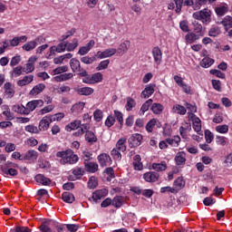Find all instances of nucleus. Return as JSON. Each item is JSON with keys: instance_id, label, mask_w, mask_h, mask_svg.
Wrapping results in <instances>:
<instances>
[{"instance_id": "f257e3e1", "label": "nucleus", "mask_w": 232, "mask_h": 232, "mask_svg": "<svg viewBox=\"0 0 232 232\" xmlns=\"http://www.w3.org/2000/svg\"><path fill=\"white\" fill-rule=\"evenodd\" d=\"M56 157L58 159H62V164H77V162H79V156L74 154V152L71 149L58 151L56 153Z\"/></svg>"}, {"instance_id": "f03ea898", "label": "nucleus", "mask_w": 232, "mask_h": 232, "mask_svg": "<svg viewBox=\"0 0 232 232\" xmlns=\"http://www.w3.org/2000/svg\"><path fill=\"white\" fill-rule=\"evenodd\" d=\"M15 168H19V165L17 163L7 161L5 165L1 166V171L4 173V175H10V177H17L19 175V171H17Z\"/></svg>"}, {"instance_id": "7ed1b4c3", "label": "nucleus", "mask_w": 232, "mask_h": 232, "mask_svg": "<svg viewBox=\"0 0 232 232\" xmlns=\"http://www.w3.org/2000/svg\"><path fill=\"white\" fill-rule=\"evenodd\" d=\"M192 17L198 21H202L203 24H209V23H211V11L208 9H204L194 13Z\"/></svg>"}, {"instance_id": "20e7f679", "label": "nucleus", "mask_w": 232, "mask_h": 232, "mask_svg": "<svg viewBox=\"0 0 232 232\" xmlns=\"http://www.w3.org/2000/svg\"><path fill=\"white\" fill-rule=\"evenodd\" d=\"M129 146L130 148H139L142 142V134L140 133H134L132 134L129 140Z\"/></svg>"}, {"instance_id": "39448f33", "label": "nucleus", "mask_w": 232, "mask_h": 232, "mask_svg": "<svg viewBox=\"0 0 232 232\" xmlns=\"http://www.w3.org/2000/svg\"><path fill=\"white\" fill-rule=\"evenodd\" d=\"M44 106V102L43 100H33L26 103L27 114L30 115L36 108H42Z\"/></svg>"}, {"instance_id": "423d86ee", "label": "nucleus", "mask_w": 232, "mask_h": 232, "mask_svg": "<svg viewBox=\"0 0 232 232\" xmlns=\"http://www.w3.org/2000/svg\"><path fill=\"white\" fill-rule=\"evenodd\" d=\"M4 90V97L5 99H12L14 95H15V89H14V85L10 82H6L3 87Z\"/></svg>"}, {"instance_id": "0eeeda50", "label": "nucleus", "mask_w": 232, "mask_h": 232, "mask_svg": "<svg viewBox=\"0 0 232 232\" xmlns=\"http://www.w3.org/2000/svg\"><path fill=\"white\" fill-rule=\"evenodd\" d=\"M53 121V119L52 118V116L50 115L44 116L39 122V127H38L39 131H46V130L50 128V124H52Z\"/></svg>"}, {"instance_id": "6e6552de", "label": "nucleus", "mask_w": 232, "mask_h": 232, "mask_svg": "<svg viewBox=\"0 0 232 232\" xmlns=\"http://www.w3.org/2000/svg\"><path fill=\"white\" fill-rule=\"evenodd\" d=\"M157 85L155 83H150L145 86V89L141 92L140 97L141 99H150L153 93H155V87Z\"/></svg>"}, {"instance_id": "1a4fd4ad", "label": "nucleus", "mask_w": 232, "mask_h": 232, "mask_svg": "<svg viewBox=\"0 0 232 232\" xmlns=\"http://www.w3.org/2000/svg\"><path fill=\"white\" fill-rule=\"evenodd\" d=\"M174 3L176 5V14L182 12V5L183 6H193V5H195L193 0H174Z\"/></svg>"}, {"instance_id": "9d476101", "label": "nucleus", "mask_w": 232, "mask_h": 232, "mask_svg": "<svg viewBox=\"0 0 232 232\" xmlns=\"http://www.w3.org/2000/svg\"><path fill=\"white\" fill-rule=\"evenodd\" d=\"M115 53H117V49L109 48L103 52L98 51L96 55H97L98 59H106L108 57H113V55H115Z\"/></svg>"}, {"instance_id": "9b49d317", "label": "nucleus", "mask_w": 232, "mask_h": 232, "mask_svg": "<svg viewBox=\"0 0 232 232\" xmlns=\"http://www.w3.org/2000/svg\"><path fill=\"white\" fill-rule=\"evenodd\" d=\"M98 162L102 168L111 166V157L106 153L100 154L98 156Z\"/></svg>"}, {"instance_id": "f8f14e48", "label": "nucleus", "mask_w": 232, "mask_h": 232, "mask_svg": "<svg viewBox=\"0 0 232 232\" xmlns=\"http://www.w3.org/2000/svg\"><path fill=\"white\" fill-rule=\"evenodd\" d=\"M70 67L73 73H81L82 70H85L81 68V62L77 58H72L70 60Z\"/></svg>"}, {"instance_id": "ddd939ff", "label": "nucleus", "mask_w": 232, "mask_h": 232, "mask_svg": "<svg viewBox=\"0 0 232 232\" xmlns=\"http://www.w3.org/2000/svg\"><path fill=\"white\" fill-rule=\"evenodd\" d=\"M152 57L156 64H160L162 63V50L160 47L155 46L152 48Z\"/></svg>"}, {"instance_id": "4468645a", "label": "nucleus", "mask_w": 232, "mask_h": 232, "mask_svg": "<svg viewBox=\"0 0 232 232\" xmlns=\"http://www.w3.org/2000/svg\"><path fill=\"white\" fill-rule=\"evenodd\" d=\"M108 195V190L106 188L96 190L92 193V198L93 202H99V200H102V198H104Z\"/></svg>"}, {"instance_id": "2eb2a0df", "label": "nucleus", "mask_w": 232, "mask_h": 232, "mask_svg": "<svg viewBox=\"0 0 232 232\" xmlns=\"http://www.w3.org/2000/svg\"><path fill=\"white\" fill-rule=\"evenodd\" d=\"M86 106V103L84 102H80L72 105L71 108V113L72 115H79L80 113H82V110H84V107Z\"/></svg>"}, {"instance_id": "dca6fc26", "label": "nucleus", "mask_w": 232, "mask_h": 232, "mask_svg": "<svg viewBox=\"0 0 232 232\" xmlns=\"http://www.w3.org/2000/svg\"><path fill=\"white\" fill-rule=\"evenodd\" d=\"M74 92H76L78 95H83L85 97H88L90 95H92L95 90H93V88L92 87H82V88L76 87L74 88Z\"/></svg>"}, {"instance_id": "f3484780", "label": "nucleus", "mask_w": 232, "mask_h": 232, "mask_svg": "<svg viewBox=\"0 0 232 232\" xmlns=\"http://www.w3.org/2000/svg\"><path fill=\"white\" fill-rule=\"evenodd\" d=\"M34 180L37 184H41L42 186H50L52 184V179L45 177L44 174H37L34 177Z\"/></svg>"}, {"instance_id": "a211bd4d", "label": "nucleus", "mask_w": 232, "mask_h": 232, "mask_svg": "<svg viewBox=\"0 0 232 232\" xmlns=\"http://www.w3.org/2000/svg\"><path fill=\"white\" fill-rule=\"evenodd\" d=\"M159 177V173L155 171H149L143 174V179L146 182H157Z\"/></svg>"}, {"instance_id": "6ab92c4d", "label": "nucleus", "mask_w": 232, "mask_h": 232, "mask_svg": "<svg viewBox=\"0 0 232 232\" xmlns=\"http://www.w3.org/2000/svg\"><path fill=\"white\" fill-rule=\"evenodd\" d=\"M83 166L88 173H97L99 171V164L97 162L88 161L83 163Z\"/></svg>"}, {"instance_id": "aec40b11", "label": "nucleus", "mask_w": 232, "mask_h": 232, "mask_svg": "<svg viewBox=\"0 0 232 232\" xmlns=\"http://www.w3.org/2000/svg\"><path fill=\"white\" fill-rule=\"evenodd\" d=\"M140 160H142L140 155L137 154L133 157L132 166L136 171H142V169H144V165Z\"/></svg>"}, {"instance_id": "412c9836", "label": "nucleus", "mask_w": 232, "mask_h": 232, "mask_svg": "<svg viewBox=\"0 0 232 232\" xmlns=\"http://www.w3.org/2000/svg\"><path fill=\"white\" fill-rule=\"evenodd\" d=\"M37 61V58L35 57H30L28 60V63L25 64V67H24V73H32L34 70H35V66L34 63Z\"/></svg>"}, {"instance_id": "4be33fe9", "label": "nucleus", "mask_w": 232, "mask_h": 232, "mask_svg": "<svg viewBox=\"0 0 232 232\" xmlns=\"http://www.w3.org/2000/svg\"><path fill=\"white\" fill-rule=\"evenodd\" d=\"M38 157H39V154L37 153L36 150H30L24 155L23 159L24 160H31V162H35Z\"/></svg>"}, {"instance_id": "5701e85b", "label": "nucleus", "mask_w": 232, "mask_h": 232, "mask_svg": "<svg viewBox=\"0 0 232 232\" xmlns=\"http://www.w3.org/2000/svg\"><path fill=\"white\" fill-rule=\"evenodd\" d=\"M85 173L86 171L84 170V169L81 167H76L74 169H72V175L74 177L72 180H81V179L84 177Z\"/></svg>"}, {"instance_id": "b1692460", "label": "nucleus", "mask_w": 232, "mask_h": 232, "mask_svg": "<svg viewBox=\"0 0 232 232\" xmlns=\"http://www.w3.org/2000/svg\"><path fill=\"white\" fill-rule=\"evenodd\" d=\"M175 162L177 166H184V164H186V152H178L175 156Z\"/></svg>"}, {"instance_id": "393cba45", "label": "nucleus", "mask_w": 232, "mask_h": 232, "mask_svg": "<svg viewBox=\"0 0 232 232\" xmlns=\"http://www.w3.org/2000/svg\"><path fill=\"white\" fill-rule=\"evenodd\" d=\"M31 82H34V75L24 76L22 80L17 81V86L23 88V86H28Z\"/></svg>"}, {"instance_id": "a878e982", "label": "nucleus", "mask_w": 232, "mask_h": 232, "mask_svg": "<svg viewBox=\"0 0 232 232\" xmlns=\"http://www.w3.org/2000/svg\"><path fill=\"white\" fill-rule=\"evenodd\" d=\"M200 37V34H198L196 33H188L185 35V41L186 43H188V44H193V43L198 41Z\"/></svg>"}, {"instance_id": "bb28decb", "label": "nucleus", "mask_w": 232, "mask_h": 232, "mask_svg": "<svg viewBox=\"0 0 232 232\" xmlns=\"http://www.w3.org/2000/svg\"><path fill=\"white\" fill-rule=\"evenodd\" d=\"M78 75L80 77H83L82 78V82L84 84H93L92 75L88 74V72L86 70H82V72H79Z\"/></svg>"}, {"instance_id": "cd10ccee", "label": "nucleus", "mask_w": 232, "mask_h": 232, "mask_svg": "<svg viewBox=\"0 0 232 232\" xmlns=\"http://www.w3.org/2000/svg\"><path fill=\"white\" fill-rule=\"evenodd\" d=\"M45 88L46 85H44V83H38L30 91L29 95H33L34 97H35V95H39V93L44 92Z\"/></svg>"}, {"instance_id": "c85d7f7f", "label": "nucleus", "mask_w": 232, "mask_h": 232, "mask_svg": "<svg viewBox=\"0 0 232 232\" xmlns=\"http://www.w3.org/2000/svg\"><path fill=\"white\" fill-rule=\"evenodd\" d=\"M63 53V52H66V44L60 43L57 46L53 45L50 47V53Z\"/></svg>"}, {"instance_id": "c756f323", "label": "nucleus", "mask_w": 232, "mask_h": 232, "mask_svg": "<svg viewBox=\"0 0 232 232\" xmlns=\"http://www.w3.org/2000/svg\"><path fill=\"white\" fill-rule=\"evenodd\" d=\"M37 41H39V38L26 43L22 46V49L24 50V52H32V50H35V48H37Z\"/></svg>"}, {"instance_id": "7c9ffc66", "label": "nucleus", "mask_w": 232, "mask_h": 232, "mask_svg": "<svg viewBox=\"0 0 232 232\" xmlns=\"http://www.w3.org/2000/svg\"><path fill=\"white\" fill-rule=\"evenodd\" d=\"M26 41H28V36L26 35L16 36L10 41V45L13 47L19 46V43H26Z\"/></svg>"}, {"instance_id": "2f4dec72", "label": "nucleus", "mask_w": 232, "mask_h": 232, "mask_svg": "<svg viewBox=\"0 0 232 232\" xmlns=\"http://www.w3.org/2000/svg\"><path fill=\"white\" fill-rule=\"evenodd\" d=\"M129 48H130V41H125L119 45L118 49H116L117 50L116 53H118V55H124V53L128 52Z\"/></svg>"}, {"instance_id": "473e14b6", "label": "nucleus", "mask_w": 232, "mask_h": 232, "mask_svg": "<svg viewBox=\"0 0 232 232\" xmlns=\"http://www.w3.org/2000/svg\"><path fill=\"white\" fill-rule=\"evenodd\" d=\"M85 140L89 143V144H95V142H97V140H99L97 139V136L95 135V133L92 130H87L85 131Z\"/></svg>"}, {"instance_id": "72a5a7b5", "label": "nucleus", "mask_w": 232, "mask_h": 232, "mask_svg": "<svg viewBox=\"0 0 232 232\" xmlns=\"http://www.w3.org/2000/svg\"><path fill=\"white\" fill-rule=\"evenodd\" d=\"M62 200L66 204H73L75 202V196L71 192H63L62 194Z\"/></svg>"}, {"instance_id": "f704fd0d", "label": "nucleus", "mask_w": 232, "mask_h": 232, "mask_svg": "<svg viewBox=\"0 0 232 232\" xmlns=\"http://www.w3.org/2000/svg\"><path fill=\"white\" fill-rule=\"evenodd\" d=\"M70 79H73V73L68 72V73H63L58 76L54 77V81L56 82H63L64 81H70Z\"/></svg>"}, {"instance_id": "c9c22d12", "label": "nucleus", "mask_w": 232, "mask_h": 232, "mask_svg": "<svg viewBox=\"0 0 232 232\" xmlns=\"http://www.w3.org/2000/svg\"><path fill=\"white\" fill-rule=\"evenodd\" d=\"M172 111L178 115H186V113H188V109L180 104H175L172 108Z\"/></svg>"}, {"instance_id": "e433bc0d", "label": "nucleus", "mask_w": 232, "mask_h": 232, "mask_svg": "<svg viewBox=\"0 0 232 232\" xmlns=\"http://www.w3.org/2000/svg\"><path fill=\"white\" fill-rule=\"evenodd\" d=\"M150 110L154 115H160L164 111V105L160 103H152Z\"/></svg>"}, {"instance_id": "4c0bfd02", "label": "nucleus", "mask_w": 232, "mask_h": 232, "mask_svg": "<svg viewBox=\"0 0 232 232\" xmlns=\"http://www.w3.org/2000/svg\"><path fill=\"white\" fill-rule=\"evenodd\" d=\"M114 149L121 151V153H124V151H126V150H127V147H126V138H121L117 141L116 147Z\"/></svg>"}, {"instance_id": "58836bf2", "label": "nucleus", "mask_w": 232, "mask_h": 232, "mask_svg": "<svg viewBox=\"0 0 232 232\" xmlns=\"http://www.w3.org/2000/svg\"><path fill=\"white\" fill-rule=\"evenodd\" d=\"M82 124H81V121L76 120L71 123H69L68 125L65 126V130L66 131H72L73 130H79V128H81Z\"/></svg>"}, {"instance_id": "ea45409f", "label": "nucleus", "mask_w": 232, "mask_h": 232, "mask_svg": "<svg viewBox=\"0 0 232 232\" xmlns=\"http://www.w3.org/2000/svg\"><path fill=\"white\" fill-rule=\"evenodd\" d=\"M112 206L119 209L122 208V204H124V199L121 196H116L111 199Z\"/></svg>"}, {"instance_id": "a19ab883", "label": "nucleus", "mask_w": 232, "mask_h": 232, "mask_svg": "<svg viewBox=\"0 0 232 232\" xmlns=\"http://www.w3.org/2000/svg\"><path fill=\"white\" fill-rule=\"evenodd\" d=\"M13 110L15 113H20V115H28V111L23 104L14 105Z\"/></svg>"}, {"instance_id": "79ce46f5", "label": "nucleus", "mask_w": 232, "mask_h": 232, "mask_svg": "<svg viewBox=\"0 0 232 232\" xmlns=\"http://www.w3.org/2000/svg\"><path fill=\"white\" fill-rule=\"evenodd\" d=\"M167 144H169V146H174L175 148L179 147V144H180V136H173V138H167L166 139Z\"/></svg>"}, {"instance_id": "37998d69", "label": "nucleus", "mask_w": 232, "mask_h": 232, "mask_svg": "<svg viewBox=\"0 0 232 232\" xmlns=\"http://www.w3.org/2000/svg\"><path fill=\"white\" fill-rule=\"evenodd\" d=\"M51 221H53V220L48 219L47 221H44V223H42V225L40 226V231L41 232H53L52 230V227H50V226H53V224L50 223Z\"/></svg>"}, {"instance_id": "c03bdc74", "label": "nucleus", "mask_w": 232, "mask_h": 232, "mask_svg": "<svg viewBox=\"0 0 232 232\" xmlns=\"http://www.w3.org/2000/svg\"><path fill=\"white\" fill-rule=\"evenodd\" d=\"M192 128L194 131L198 133L200 135V131H202V121H200L199 118H196L192 123Z\"/></svg>"}, {"instance_id": "a18cd8bd", "label": "nucleus", "mask_w": 232, "mask_h": 232, "mask_svg": "<svg viewBox=\"0 0 232 232\" xmlns=\"http://www.w3.org/2000/svg\"><path fill=\"white\" fill-rule=\"evenodd\" d=\"M213 64H215V60H213L209 57H205L200 62V66L202 68H209L210 66H213Z\"/></svg>"}, {"instance_id": "49530a36", "label": "nucleus", "mask_w": 232, "mask_h": 232, "mask_svg": "<svg viewBox=\"0 0 232 232\" xmlns=\"http://www.w3.org/2000/svg\"><path fill=\"white\" fill-rule=\"evenodd\" d=\"M153 104V100L152 99H149L147 100L140 107V115H144L146 113V111H148V110H150V106H151Z\"/></svg>"}, {"instance_id": "de8ad7c7", "label": "nucleus", "mask_w": 232, "mask_h": 232, "mask_svg": "<svg viewBox=\"0 0 232 232\" xmlns=\"http://www.w3.org/2000/svg\"><path fill=\"white\" fill-rule=\"evenodd\" d=\"M135 106H137V102H135V99H133L131 97H128L127 103L125 105L126 111H131V110H133V108H135Z\"/></svg>"}, {"instance_id": "09e8293b", "label": "nucleus", "mask_w": 232, "mask_h": 232, "mask_svg": "<svg viewBox=\"0 0 232 232\" xmlns=\"http://www.w3.org/2000/svg\"><path fill=\"white\" fill-rule=\"evenodd\" d=\"M152 169L155 171H166V169H168V165L165 163V161L161 163H153Z\"/></svg>"}, {"instance_id": "8fccbe9b", "label": "nucleus", "mask_w": 232, "mask_h": 232, "mask_svg": "<svg viewBox=\"0 0 232 232\" xmlns=\"http://www.w3.org/2000/svg\"><path fill=\"white\" fill-rule=\"evenodd\" d=\"M66 44V51L67 52H73L77 46H79V40L74 38L72 43H65Z\"/></svg>"}, {"instance_id": "3c124183", "label": "nucleus", "mask_w": 232, "mask_h": 232, "mask_svg": "<svg viewBox=\"0 0 232 232\" xmlns=\"http://www.w3.org/2000/svg\"><path fill=\"white\" fill-rule=\"evenodd\" d=\"M4 110L5 111H4L2 113L5 117V121H14V113L10 111V107H8V105H4Z\"/></svg>"}, {"instance_id": "603ef678", "label": "nucleus", "mask_w": 232, "mask_h": 232, "mask_svg": "<svg viewBox=\"0 0 232 232\" xmlns=\"http://www.w3.org/2000/svg\"><path fill=\"white\" fill-rule=\"evenodd\" d=\"M221 24L227 30V28H232V16L227 15L221 21Z\"/></svg>"}, {"instance_id": "864d4df0", "label": "nucleus", "mask_w": 232, "mask_h": 232, "mask_svg": "<svg viewBox=\"0 0 232 232\" xmlns=\"http://www.w3.org/2000/svg\"><path fill=\"white\" fill-rule=\"evenodd\" d=\"M111 155L113 160H118L119 162L122 160V154H121V150H119L118 149H112L111 151Z\"/></svg>"}, {"instance_id": "5fc2aeb1", "label": "nucleus", "mask_w": 232, "mask_h": 232, "mask_svg": "<svg viewBox=\"0 0 232 232\" xmlns=\"http://www.w3.org/2000/svg\"><path fill=\"white\" fill-rule=\"evenodd\" d=\"M50 224H53V227H55L57 232L66 231V225L60 224L59 222H57L55 220L50 221Z\"/></svg>"}, {"instance_id": "6e6d98bb", "label": "nucleus", "mask_w": 232, "mask_h": 232, "mask_svg": "<svg viewBox=\"0 0 232 232\" xmlns=\"http://www.w3.org/2000/svg\"><path fill=\"white\" fill-rule=\"evenodd\" d=\"M156 124H157V119H155V118H153L148 121V123L146 124V127H145L148 133L153 132V128H155Z\"/></svg>"}, {"instance_id": "4d7b16f0", "label": "nucleus", "mask_w": 232, "mask_h": 232, "mask_svg": "<svg viewBox=\"0 0 232 232\" xmlns=\"http://www.w3.org/2000/svg\"><path fill=\"white\" fill-rule=\"evenodd\" d=\"M96 60L97 55H94L92 57L83 56L81 58V63H83V64H93V63H95Z\"/></svg>"}, {"instance_id": "13d9d810", "label": "nucleus", "mask_w": 232, "mask_h": 232, "mask_svg": "<svg viewBox=\"0 0 232 232\" xmlns=\"http://www.w3.org/2000/svg\"><path fill=\"white\" fill-rule=\"evenodd\" d=\"M215 12L218 17H222L227 14V6L222 5L215 8Z\"/></svg>"}, {"instance_id": "bf43d9fd", "label": "nucleus", "mask_w": 232, "mask_h": 232, "mask_svg": "<svg viewBox=\"0 0 232 232\" xmlns=\"http://www.w3.org/2000/svg\"><path fill=\"white\" fill-rule=\"evenodd\" d=\"M23 72H24V67L21 65H18L13 69L11 75L13 77H21V75H23Z\"/></svg>"}, {"instance_id": "052dcab7", "label": "nucleus", "mask_w": 232, "mask_h": 232, "mask_svg": "<svg viewBox=\"0 0 232 232\" xmlns=\"http://www.w3.org/2000/svg\"><path fill=\"white\" fill-rule=\"evenodd\" d=\"M93 155V153H92L89 150H83L82 152V159L83 160V164H86V162H90V160H92V156Z\"/></svg>"}, {"instance_id": "680f3d73", "label": "nucleus", "mask_w": 232, "mask_h": 232, "mask_svg": "<svg viewBox=\"0 0 232 232\" xmlns=\"http://www.w3.org/2000/svg\"><path fill=\"white\" fill-rule=\"evenodd\" d=\"M220 34H222V31H220V27L218 26L212 27L208 31L209 37H217L220 35Z\"/></svg>"}, {"instance_id": "e2e57ef3", "label": "nucleus", "mask_w": 232, "mask_h": 232, "mask_svg": "<svg viewBox=\"0 0 232 232\" xmlns=\"http://www.w3.org/2000/svg\"><path fill=\"white\" fill-rule=\"evenodd\" d=\"M214 139H215V135H213V132H211V130H205V140L207 144H211Z\"/></svg>"}, {"instance_id": "0e129e2a", "label": "nucleus", "mask_w": 232, "mask_h": 232, "mask_svg": "<svg viewBox=\"0 0 232 232\" xmlns=\"http://www.w3.org/2000/svg\"><path fill=\"white\" fill-rule=\"evenodd\" d=\"M9 232H32V229L28 227L16 226L15 227L11 228Z\"/></svg>"}, {"instance_id": "69168bd1", "label": "nucleus", "mask_w": 232, "mask_h": 232, "mask_svg": "<svg viewBox=\"0 0 232 232\" xmlns=\"http://www.w3.org/2000/svg\"><path fill=\"white\" fill-rule=\"evenodd\" d=\"M174 186L179 189H182L184 186H186V181H184V178L179 177L174 181Z\"/></svg>"}, {"instance_id": "338daca9", "label": "nucleus", "mask_w": 232, "mask_h": 232, "mask_svg": "<svg viewBox=\"0 0 232 232\" xmlns=\"http://www.w3.org/2000/svg\"><path fill=\"white\" fill-rule=\"evenodd\" d=\"M92 84H97V82H102V73L96 72L92 74Z\"/></svg>"}, {"instance_id": "774afa93", "label": "nucleus", "mask_w": 232, "mask_h": 232, "mask_svg": "<svg viewBox=\"0 0 232 232\" xmlns=\"http://www.w3.org/2000/svg\"><path fill=\"white\" fill-rule=\"evenodd\" d=\"M216 131L218 133L226 134L227 131H229V126L224 124V125H218L216 127Z\"/></svg>"}]
</instances>
